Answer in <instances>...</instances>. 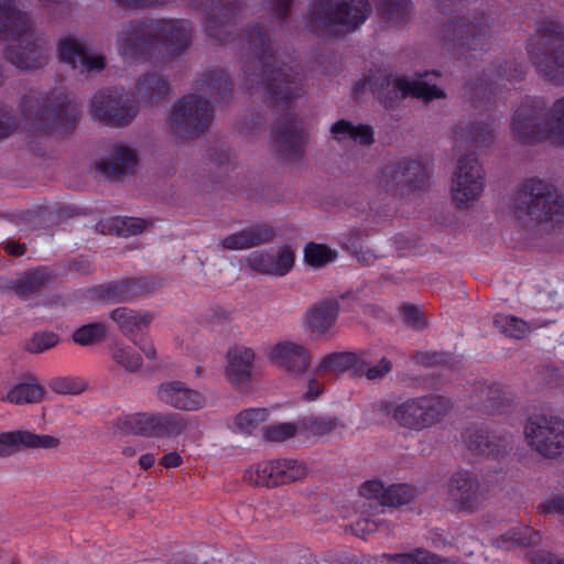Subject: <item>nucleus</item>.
Returning <instances> with one entry per match:
<instances>
[{"label": "nucleus", "instance_id": "nucleus-16", "mask_svg": "<svg viewBox=\"0 0 564 564\" xmlns=\"http://www.w3.org/2000/svg\"><path fill=\"white\" fill-rule=\"evenodd\" d=\"M430 175L426 166L417 160H401L387 164L382 170L380 184L394 195L410 196L429 186Z\"/></svg>", "mask_w": 564, "mask_h": 564}, {"label": "nucleus", "instance_id": "nucleus-14", "mask_svg": "<svg viewBox=\"0 0 564 564\" xmlns=\"http://www.w3.org/2000/svg\"><path fill=\"white\" fill-rule=\"evenodd\" d=\"M196 10L205 12L203 26L206 35L219 44L234 40L235 24L241 13V0H189Z\"/></svg>", "mask_w": 564, "mask_h": 564}, {"label": "nucleus", "instance_id": "nucleus-13", "mask_svg": "<svg viewBox=\"0 0 564 564\" xmlns=\"http://www.w3.org/2000/svg\"><path fill=\"white\" fill-rule=\"evenodd\" d=\"M214 118L210 102L197 95H187L173 105L171 128L173 133L184 140L198 137Z\"/></svg>", "mask_w": 564, "mask_h": 564}, {"label": "nucleus", "instance_id": "nucleus-5", "mask_svg": "<svg viewBox=\"0 0 564 564\" xmlns=\"http://www.w3.org/2000/svg\"><path fill=\"white\" fill-rule=\"evenodd\" d=\"M22 116L39 134H69L79 120V107L62 91L48 95H25L20 104Z\"/></svg>", "mask_w": 564, "mask_h": 564}, {"label": "nucleus", "instance_id": "nucleus-17", "mask_svg": "<svg viewBox=\"0 0 564 564\" xmlns=\"http://www.w3.org/2000/svg\"><path fill=\"white\" fill-rule=\"evenodd\" d=\"M524 433L530 446L543 456L555 457L564 449V421L557 416L530 417Z\"/></svg>", "mask_w": 564, "mask_h": 564}, {"label": "nucleus", "instance_id": "nucleus-64", "mask_svg": "<svg viewBox=\"0 0 564 564\" xmlns=\"http://www.w3.org/2000/svg\"><path fill=\"white\" fill-rule=\"evenodd\" d=\"M15 447L14 432H3L0 434V456L10 455Z\"/></svg>", "mask_w": 564, "mask_h": 564}, {"label": "nucleus", "instance_id": "nucleus-11", "mask_svg": "<svg viewBox=\"0 0 564 564\" xmlns=\"http://www.w3.org/2000/svg\"><path fill=\"white\" fill-rule=\"evenodd\" d=\"M189 419L173 412H148L124 414L116 420L115 426L124 434L153 438H175L183 434Z\"/></svg>", "mask_w": 564, "mask_h": 564}, {"label": "nucleus", "instance_id": "nucleus-52", "mask_svg": "<svg viewBox=\"0 0 564 564\" xmlns=\"http://www.w3.org/2000/svg\"><path fill=\"white\" fill-rule=\"evenodd\" d=\"M110 223V228L115 230L118 236L139 235L147 227L145 220L137 217H116L112 218Z\"/></svg>", "mask_w": 564, "mask_h": 564}, {"label": "nucleus", "instance_id": "nucleus-15", "mask_svg": "<svg viewBox=\"0 0 564 564\" xmlns=\"http://www.w3.org/2000/svg\"><path fill=\"white\" fill-rule=\"evenodd\" d=\"M138 113V102L130 94L117 88L97 91L91 99V116L112 127L128 126Z\"/></svg>", "mask_w": 564, "mask_h": 564}, {"label": "nucleus", "instance_id": "nucleus-21", "mask_svg": "<svg viewBox=\"0 0 564 564\" xmlns=\"http://www.w3.org/2000/svg\"><path fill=\"white\" fill-rule=\"evenodd\" d=\"M448 497L456 511H475L481 503L482 494L478 480L468 471L459 470L448 482Z\"/></svg>", "mask_w": 564, "mask_h": 564}, {"label": "nucleus", "instance_id": "nucleus-23", "mask_svg": "<svg viewBox=\"0 0 564 564\" xmlns=\"http://www.w3.org/2000/svg\"><path fill=\"white\" fill-rule=\"evenodd\" d=\"M467 448L476 455L498 458L507 453L510 445L508 436H497L482 426L470 425L463 434Z\"/></svg>", "mask_w": 564, "mask_h": 564}, {"label": "nucleus", "instance_id": "nucleus-2", "mask_svg": "<svg viewBox=\"0 0 564 564\" xmlns=\"http://www.w3.org/2000/svg\"><path fill=\"white\" fill-rule=\"evenodd\" d=\"M192 29L184 20L135 19L121 25L119 54L128 62L172 59L191 44Z\"/></svg>", "mask_w": 564, "mask_h": 564}, {"label": "nucleus", "instance_id": "nucleus-43", "mask_svg": "<svg viewBox=\"0 0 564 564\" xmlns=\"http://www.w3.org/2000/svg\"><path fill=\"white\" fill-rule=\"evenodd\" d=\"M494 325L505 336L516 339L524 338L530 330L525 321L509 314H497Z\"/></svg>", "mask_w": 564, "mask_h": 564}, {"label": "nucleus", "instance_id": "nucleus-50", "mask_svg": "<svg viewBox=\"0 0 564 564\" xmlns=\"http://www.w3.org/2000/svg\"><path fill=\"white\" fill-rule=\"evenodd\" d=\"M304 259L307 264L321 268L336 259V252L325 245L310 242L304 249Z\"/></svg>", "mask_w": 564, "mask_h": 564}, {"label": "nucleus", "instance_id": "nucleus-25", "mask_svg": "<svg viewBox=\"0 0 564 564\" xmlns=\"http://www.w3.org/2000/svg\"><path fill=\"white\" fill-rule=\"evenodd\" d=\"M294 253L290 247L283 246L276 253L254 251L247 258V267L258 273L283 276L294 265Z\"/></svg>", "mask_w": 564, "mask_h": 564}, {"label": "nucleus", "instance_id": "nucleus-30", "mask_svg": "<svg viewBox=\"0 0 564 564\" xmlns=\"http://www.w3.org/2000/svg\"><path fill=\"white\" fill-rule=\"evenodd\" d=\"M338 313L339 302L336 299H324L307 310L306 326L312 334H326L336 324Z\"/></svg>", "mask_w": 564, "mask_h": 564}, {"label": "nucleus", "instance_id": "nucleus-6", "mask_svg": "<svg viewBox=\"0 0 564 564\" xmlns=\"http://www.w3.org/2000/svg\"><path fill=\"white\" fill-rule=\"evenodd\" d=\"M371 11L368 0H313L307 26L323 37H339L361 26Z\"/></svg>", "mask_w": 564, "mask_h": 564}, {"label": "nucleus", "instance_id": "nucleus-47", "mask_svg": "<svg viewBox=\"0 0 564 564\" xmlns=\"http://www.w3.org/2000/svg\"><path fill=\"white\" fill-rule=\"evenodd\" d=\"M297 433H301L300 420L293 422L273 423L262 427V436L265 441L271 443H282Z\"/></svg>", "mask_w": 564, "mask_h": 564}, {"label": "nucleus", "instance_id": "nucleus-4", "mask_svg": "<svg viewBox=\"0 0 564 564\" xmlns=\"http://www.w3.org/2000/svg\"><path fill=\"white\" fill-rule=\"evenodd\" d=\"M543 98L527 96L511 121L513 138L522 144L544 141L564 143V96L556 99L546 117Z\"/></svg>", "mask_w": 564, "mask_h": 564}, {"label": "nucleus", "instance_id": "nucleus-8", "mask_svg": "<svg viewBox=\"0 0 564 564\" xmlns=\"http://www.w3.org/2000/svg\"><path fill=\"white\" fill-rule=\"evenodd\" d=\"M453 403L440 394H425L409 398L401 403L382 401L380 412L391 416L405 430L422 432L440 424L451 412Z\"/></svg>", "mask_w": 564, "mask_h": 564}, {"label": "nucleus", "instance_id": "nucleus-38", "mask_svg": "<svg viewBox=\"0 0 564 564\" xmlns=\"http://www.w3.org/2000/svg\"><path fill=\"white\" fill-rule=\"evenodd\" d=\"M541 541V534L531 527H517L498 536L494 544L498 549L509 550L516 546H531Z\"/></svg>", "mask_w": 564, "mask_h": 564}, {"label": "nucleus", "instance_id": "nucleus-24", "mask_svg": "<svg viewBox=\"0 0 564 564\" xmlns=\"http://www.w3.org/2000/svg\"><path fill=\"white\" fill-rule=\"evenodd\" d=\"M158 398L164 404L181 411H198L206 404L205 397L182 381H167L160 384Z\"/></svg>", "mask_w": 564, "mask_h": 564}, {"label": "nucleus", "instance_id": "nucleus-40", "mask_svg": "<svg viewBox=\"0 0 564 564\" xmlns=\"http://www.w3.org/2000/svg\"><path fill=\"white\" fill-rule=\"evenodd\" d=\"M137 89L148 101L153 102L154 100H162L169 95L170 85L161 76L145 74L139 79Z\"/></svg>", "mask_w": 564, "mask_h": 564}, {"label": "nucleus", "instance_id": "nucleus-53", "mask_svg": "<svg viewBox=\"0 0 564 564\" xmlns=\"http://www.w3.org/2000/svg\"><path fill=\"white\" fill-rule=\"evenodd\" d=\"M48 387L58 394H80L86 389V382L77 377H57L51 379Z\"/></svg>", "mask_w": 564, "mask_h": 564}, {"label": "nucleus", "instance_id": "nucleus-32", "mask_svg": "<svg viewBox=\"0 0 564 564\" xmlns=\"http://www.w3.org/2000/svg\"><path fill=\"white\" fill-rule=\"evenodd\" d=\"M274 236L275 231L272 226L258 224L225 237L221 240V246L227 250L250 249L271 241Z\"/></svg>", "mask_w": 564, "mask_h": 564}, {"label": "nucleus", "instance_id": "nucleus-46", "mask_svg": "<svg viewBox=\"0 0 564 564\" xmlns=\"http://www.w3.org/2000/svg\"><path fill=\"white\" fill-rule=\"evenodd\" d=\"M15 447L26 448H56L59 445V440L52 435L36 434L30 431H15L14 432Z\"/></svg>", "mask_w": 564, "mask_h": 564}, {"label": "nucleus", "instance_id": "nucleus-34", "mask_svg": "<svg viewBox=\"0 0 564 564\" xmlns=\"http://www.w3.org/2000/svg\"><path fill=\"white\" fill-rule=\"evenodd\" d=\"M137 162L134 150L122 143H117L113 145L111 156L108 160H101L97 164V169L108 177H121L132 173Z\"/></svg>", "mask_w": 564, "mask_h": 564}, {"label": "nucleus", "instance_id": "nucleus-36", "mask_svg": "<svg viewBox=\"0 0 564 564\" xmlns=\"http://www.w3.org/2000/svg\"><path fill=\"white\" fill-rule=\"evenodd\" d=\"M197 83L200 89L220 101L228 102L232 97L234 84L224 69H208Z\"/></svg>", "mask_w": 564, "mask_h": 564}, {"label": "nucleus", "instance_id": "nucleus-39", "mask_svg": "<svg viewBox=\"0 0 564 564\" xmlns=\"http://www.w3.org/2000/svg\"><path fill=\"white\" fill-rule=\"evenodd\" d=\"M383 557L398 564H449L447 558L423 547H415L408 553L383 554Z\"/></svg>", "mask_w": 564, "mask_h": 564}, {"label": "nucleus", "instance_id": "nucleus-62", "mask_svg": "<svg viewBox=\"0 0 564 564\" xmlns=\"http://www.w3.org/2000/svg\"><path fill=\"white\" fill-rule=\"evenodd\" d=\"M543 514L558 513L564 514V495L550 499L538 507Z\"/></svg>", "mask_w": 564, "mask_h": 564}, {"label": "nucleus", "instance_id": "nucleus-60", "mask_svg": "<svg viewBox=\"0 0 564 564\" xmlns=\"http://www.w3.org/2000/svg\"><path fill=\"white\" fill-rule=\"evenodd\" d=\"M392 370V362L388 358H382L375 366H369L366 361L365 372L362 376H366L369 380H377L383 378Z\"/></svg>", "mask_w": 564, "mask_h": 564}, {"label": "nucleus", "instance_id": "nucleus-48", "mask_svg": "<svg viewBox=\"0 0 564 564\" xmlns=\"http://www.w3.org/2000/svg\"><path fill=\"white\" fill-rule=\"evenodd\" d=\"M110 354L117 365L127 371H138L142 366L141 356L130 346L113 344L110 347Z\"/></svg>", "mask_w": 564, "mask_h": 564}, {"label": "nucleus", "instance_id": "nucleus-54", "mask_svg": "<svg viewBox=\"0 0 564 564\" xmlns=\"http://www.w3.org/2000/svg\"><path fill=\"white\" fill-rule=\"evenodd\" d=\"M484 392L487 398L486 403L484 404L485 411L489 414L502 412L507 399L500 384L492 383L487 386Z\"/></svg>", "mask_w": 564, "mask_h": 564}, {"label": "nucleus", "instance_id": "nucleus-37", "mask_svg": "<svg viewBox=\"0 0 564 564\" xmlns=\"http://www.w3.org/2000/svg\"><path fill=\"white\" fill-rule=\"evenodd\" d=\"M330 133L334 139L341 141L350 139L361 145H370L373 143V129L369 124H354L352 122L340 119L330 126Z\"/></svg>", "mask_w": 564, "mask_h": 564}, {"label": "nucleus", "instance_id": "nucleus-1", "mask_svg": "<svg viewBox=\"0 0 564 564\" xmlns=\"http://www.w3.org/2000/svg\"><path fill=\"white\" fill-rule=\"evenodd\" d=\"M272 17L268 23L257 21L246 30L249 51L253 55L243 66L249 91L262 88L280 113L271 132L276 152L285 160L299 161L304 152L306 133L303 121L292 112L294 101L305 94L304 76L297 66L280 61L270 40V26L276 20L281 28L291 13L293 0H265Z\"/></svg>", "mask_w": 564, "mask_h": 564}, {"label": "nucleus", "instance_id": "nucleus-45", "mask_svg": "<svg viewBox=\"0 0 564 564\" xmlns=\"http://www.w3.org/2000/svg\"><path fill=\"white\" fill-rule=\"evenodd\" d=\"M44 389L37 383L23 382L9 390L7 399L11 403H37L43 399Z\"/></svg>", "mask_w": 564, "mask_h": 564}, {"label": "nucleus", "instance_id": "nucleus-10", "mask_svg": "<svg viewBox=\"0 0 564 564\" xmlns=\"http://www.w3.org/2000/svg\"><path fill=\"white\" fill-rule=\"evenodd\" d=\"M490 37V25L484 14L468 21L465 18L451 19L443 30L444 46L457 59L476 58V53L486 51Z\"/></svg>", "mask_w": 564, "mask_h": 564}, {"label": "nucleus", "instance_id": "nucleus-44", "mask_svg": "<svg viewBox=\"0 0 564 564\" xmlns=\"http://www.w3.org/2000/svg\"><path fill=\"white\" fill-rule=\"evenodd\" d=\"M108 334V326L101 322L88 323L73 333V340L79 346H91L102 341Z\"/></svg>", "mask_w": 564, "mask_h": 564}, {"label": "nucleus", "instance_id": "nucleus-63", "mask_svg": "<svg viewBox=\"0 0 564 564\" xmlns=\"http://www.w3.org/2000/svg\"><path fill=\"white\" fill-rule=\"evenodd\" d=\"M532 564H564V560L552 553L534 552L530 555Z\"/></svg>", "mask_w": 564, "mask_h": 564}, {"label": "nucleus", "instance_id": "nucleus-7", "mask_svg": "<svg viewBox=\"0 0 564 564\" xmlns=\"http://www.w3.org/2000/svg\"><path fill=\"white\" fill-rule=\"evenodd\" d=\"M528 54L546 80L564 84V23L555 18L538 21L528 40Z\"/></svg>", "mask_w": 564, "mask_h": 564}, {"label": "nucleus", "instance_id": "nucleus-27", "mask_svg": "<svg viewBox=\"0 0 564 564\" xmlns=\"http://www.w3.org/2000/svg\"><path fill=\"white\" fill-rule=\"evenodd\" d=\"M527 70V66L517 61H506L503 65H498L497 70L492 73V76L488 79V82L475 84L471 89L475 91L477 96L478 93H481V96L489 104H495L497 101V89L499 83L501 80H507L509 83L520 82L524 78Z\"/></svg>", "mask_w": 564, "mask_h": 564}, {"label": "nucleus", "instance_id": "nucleus-42", "mask_svg": "<svg viewBox=\"0 0 564 564\" xmlns=\"http://www.w3.org/2000/svg\"><path fill=\"white\" fill-rule=\"evenodd\" d=\"M300 426L301 433L323 436L343 426V424L336 416L319 415L301 419Z\"/></svg>", "mask_w": 564, "mask_h": 564}, {"label": "nucleus", "instance_id": "nucleus-18", "mask_svg": "<svg viewBox=\"0 0 564 564\" xmlns=\"http://www.w3.org/2000/svg\"><path fill=\"white\" fill-rule=\"evenodd\" d=\"M156 282L152 278H129L94 285L84 291L83 296L89 302L124 303L145 293L154 291Z\"/></svg>", "mask_w": 564, "mask_h": 564}, {"label": "nucleus", "instance_id": "nucleus-61", "mask_svg": "<svg viewBox=\"0 0 564 564\" xmlns=\"http://www.w3.org/2000/svg\"><path fill=\"white\" fill-rule=\"evenodd\" d=\"M402 315L408 325L415 329L424 327V319L420 310L412 304H404L402 306Z\"/></svg>", "mask_w": 564, "mask_h": 564}, {"label": "nucleus", "instance_id": "nucleus-9", "mask_svg": "<svg viewBox=\"0 0 564 564\" xmlns=\"http://www.w3.org/2000/svg\"><path fill=\"white\" fill-rule=\"evenodd\" d=\"M516 214L531 217L539 223L561 224L564 220V198L553 184L540 178H529L516 193Z\"/></svg>", "mask_w": 564, "mask_h": 564}, {"label": "nucleus", "instance_id": "nucleus-3", "mask_svg": "<svg viewBox=\"0 0 564 564\" xmlns=\"http://www.w3.org/2000/svg\"><path fill=\"white\" fill-rule=\"evenodd\" d=\"M0 40L12 42L6 59L20 69H36L47 59L45 42L31 30L29 17L17 9L15 0H0Z\"/></svg>", "mask_w": 564, "mask_h": 564}, {"label": "nucleus", "instance_id": "nucleus-51", "mask_svg": "<svg viewBox=\"0 0 564 564\" xmlns=\"http://www.w3.org/2000/svg\"><path fill=\"white\" fill-rule=\"evenodd\" d=\"M415 496V489L406 484L391 485L383 495V507H398L409 503Z\"/></svg>", "mask_w": 564, "mask_h": 564}, {"label": "nucleus", "instance_id": "nucleus-20", "mask_svg": "<svg viewBox=\"0 0 564 564\" xmlns=\"http://www.w3.org/2000/svg\"><path fill=\"white\" fill-rule=\"evenodd\" d=\"M308 475L307 465L296 458H275L259 463L254 470V485L276 488L301 481Z\"/></svg>", "mask_w": 564, "mask_h": 564}, {"label": "nucleus", "instance_id": "nucleus-35", "mask_svg": "<svg viewBox=\"0 0 564 564\" xmlns=\"http://www.w3.org/2000/svg\"><path fill=\"white\" fill-rule=\"evenodd\" d=\"M55 279L54 272L47 267H37L22 273L14 282L13 289L20 297L41 292Z\"/></svg>", "mask_w": 564, "mask_h": 564}, {"label": "nucleus", "instance_id": "nucleus-31", "mask_svg": "<svg viewBox=\"0 0 564 564\" xmlns=\"http://www.w3.org/2000/svg\"><path fill=\"white\" fill-rule=\"evenodd\" d=\"M495 139V131L491 124L481 123H459L454 131L455 147L459 150L470 151L489 145Z\"/></svg>", "mask_w": 564, "mask_h": 564}, {"label": "nucleus", "instance_id": "nucleus-22", "mask_svg": "<svg viewBox=\"0 0 564 564\" xmlns=\"http://www.w3.org/2000/svg\"><path fill=\"white\" fill-rule=\"evenodd\" d=\"M58 55L61 62L82 73L99 72L106 67L104 55L91 54L85 44L72 36L64 37L58 42Z\"/></svg>", "mask_w": 564, "mask_h": 564}, {"label": "nucleus", "instance_id": "nucleus-59", "mask_svg": "<svg viewBox=\"0 0 564 564\" xmlns=\"http://www.w3.org/2000/svg\"><path fill=\"white\" fill-rule=\"evenodd\" d=\"M382 523L380 518H360L351 525V529L357 536L366 539L367 534L376 532Z\"/></svg>", "mask_w": 564, "mask_h": 564}, {"label": "nucleus", "instance_id": "nucleus-26", "mask_svg": "<svg viewBox=\"0 0 564 564\" xmlns=\"http://www.w3.org/2000/svg\"><path fill=\"white\" fill-rule=\"evenodd\" d=\"M269 358L294 378L304 373L311 362L308 350L289 340L274 345L269 352Z\"/></svg>", "mask_w": 564, "mask_h": 564}, {"label": "nucleus", "instance_id": "nucleus-57", "mask_svg": "<svg viewBox=\"0 0 564 564\" xmlns=\"http://www.w3.org/2000/svg\"><path fill=\"white\" fill-rule=\"evenodd\" d=\"M18 129V120L12 109L0 102V140L9 138Z\"/></svg>", "mask_w": 564, "mask_h": 564}, {"label": "nucleus", "instance_id": "nucleus-28", "mask_svg": "<svg viewBox=\"0 0 564 564\" xmlns=\"http://www.w3.org/2000/svg\"><path fill=\"white\" fill-rule=\"evenodd\" d=\"M226 377L229 382L238 388H245L250 383L254 352L243 346L232 347L228 354Z\"/></svg>", "mask_w": 564, "mask_h": 564}, {"label": "nucleus", "instance_id": "nucleus-12", "mask_svg": "<svg viewBox=\"0 0 564 564\" xmlns=\"http://www.w3.org/2000/svg\"><path fill=\"white\" fill-rule=\"evenodd\" d=\"M367 83L378 102L388 110L395 109L399 102L409 96L424 101L445 97L444 90L422 80L392 79L391 75H386L380 78L370 77Z\"/></svg>", "mask_w": 564, "mask_h": 564}, {"label": "nucleus", "instance_id": "nucleus-58", "mask_svg": "<svg viewBox=\"0 0 564 564\" xmlns=\"http://www.w3.org/2000/svg\"><path fill=\"white\" fill-rule=\"evenodd\" d=\"M386 489L380 480H367L360 486L359 495L367 500H377L379 507L383 508Z\"/></svg>", "mask_w": 564, "mask_h": 564}, {"label": "nucleus", "instance_id": "nucleus-41", "mask_svg": "<svg viewBox=\"0 0 564 564\" xmlns=\"http://www.w3.org/2000/svg\"><path fill=\"white\" fill-rule=\"evenodd\" d=\"M378 14L389 23L399 25L405 22L410 11L409 0H375Z\"/></svg>", "mask_w": 564, "mask_h": 564}, {"label": "nucleus", "instance_id": "nucleus-33", "mask_svg": "<svg viewBox=\"0 0 564 564\" xmlns=\"http://www.w3.org/2000/svg\"><path fill=\"white\" fill-rule=\"evenodd\" d=\"M110 318L116 322L119 330L131 341L141 336L143 329L152 322L150 313H142L129 307H117L110 312Z\"/></svg>", "mask_w": 564, "mask_h": 564}, {"label": "nucleus", "instance_id": "nucleus-56", "mask_svg": "<svg viewBox=\"0 0 564 564\" xmlns=\"http://www.w3.org/2000/svg\"><path fill=\"white\" fill-rule=\"evenodd\" d=\"M58 335L52 332L36 333L26 344V350L32 354H40L57 345Z\"/></svg>", "mask_w": 564, "mask_h": 564}, {"label": "nucleus", "instance_id": "nucleus-49", "mask_svg": "<svg viewBox=\"0 0 564 564\" xmlns=\"http://www.w3.org/2000/svg\"><path fill=\"white\" fill-rule=\"evenodd\" d=\"M269 412L264 408L247 409L235 417L236 427L245 434L250 435L261 423L265 422Z\"/></svg>", "mask_w": 564, "mask_h": 564}, {"label": "nucleus", "instance_id": "nucleus-19", "mask_svg": "<svg viewBox=\"0 0 564 564\" xmlns=\"http://www.w3.org/2000/svg\"><path fill=\"white\" fill-rule=\"evenodd\" d=\"M485 173L475 152L458 159L452 192L458 207H466L479 198L485 186Z\"/></svg>", "mask_w": 564, "mask_h": 564}, {"label": "nucleus", "instance_id": "nucleus-55", "mask_svg": "<svg viewBox=\"0 0 564 564\" xmlns=\"http://www.w3.org/2000/svg\"><path fill=\"white\" fill-rule=\"evenodd\" d=\"M411 360L419 366L433 367L448 365L452 361V355L444 351H415Z\"/></svg>", "mask_w": 564, "mask_h": 564}, {"label": "nucleus", "instance_id": "nucleus-29", "mask_svg": "<svg viewBox=\"0 0 564 564\" xmlns=\"http://www.w3.org/2000/svg\"><path fill=\"white\" fill-rule=\"evenodd\" d=\"M367 351H336L328 354L321 360L316 373H336L352 370L355 375L362 376L365 372Z\"/></svg>", "mask_w": 564, "mask_h": 564}]
</instances>
